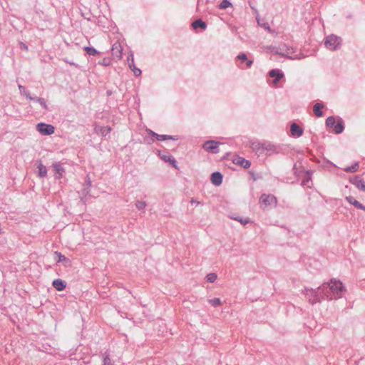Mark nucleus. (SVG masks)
I'll list each match as a JSON object with an SVG mask.
<instances>
[{
	"label": "nucleus",
	"mask_w": 365,
	"mask_h": 365,
	"mask_svg": "<svg viewBox=\"0 0 365 365\" xmlns=\"http://www.w3.org/2000/svg\"><path fill=\"white\" fill-rule=\"evenodd\" d=\"M38 175L41 178H44L47 175V169L46 166H44L41 162L39 163L38 165Z\"/></svg>",
	"instance_id": "b1692460"
},
{
	"label": "nucleus",
	"mask_w": 365,
	"mask_h": 365,
	"mask_svg": "<svg viewBox=\"0 0 365 365\" xmlns=\"http://www.w3.org/2000/svg\"><path fill=\"white\" fill-rule=\"evenodd\" d=\"M260 202L264 204L265 206L277 205V198L272 195L262 194L260 197Z\"/></svg>",
	"instance_id": "1a4fd4ad"
},
{
	"label": "nucleus",
	"mask_w": 365,
	"mask_h": 365,
	"mask_svg": "<svg viewBox=\"0 0 365 365\" xmlns=\"http://www.w3.org/2000/svg\"><path fill=\"white\" fill-rule=\"evenodd\" d=\"M324 105L322 103H317L313 107V111L317 117H321L323 115L322 110L324 108Z\"/></svg>",
	"instance_id": "aec40b11"
},
{
	"label": "nucleus",
	"mask_w": 365,
	"mask_h": 365,
	"mask_svg": "<svg viewBox=\"0 0 365 365\" xmlns=\"http://www.w3.org/2000/svg\"><path fill=\"white\" fill-rule=\"evenodd\" d=\"M53 168L56 173L55 178L56 179H59L62 177L63 173L65 172L64 168L59 163H56L53 164Z\"/></svg>",
	"instance_id": "dca6fc26"
},
{
	"label": "nucleus",
	"mask_w": 365,
	"mask_h": 365,
	"mask_svg": "<svg viewBox=\"0 0 365 365\" xmlns=\"http://www.w3.org/2000/svg\"><path fill=\"white\" fill-rule=\"evenodd\" d=\"M37 130L45 135H49L54 133L55 128L52 125L39 123L36 125Z\"/></svg>",
	"instance_id": "423d86ee"
},
{
	"label": "nucleus",
	"mask_w": 365,
	"mask_h": 365,
	"mask_svg": "<svg viewBox=\"0 0 365 365\" xmlns=\"http://www.w3.org/2000/svg\"><path fill=\"white\" fill-rule=\"evenodd\" d=\"M112 93L111 92H109L108 93V95L110 96Z\"/></svg>",
	"instance_id": "de8ad7c7"
},
{
	"label": "nucleus",
	"mask_w": 365,
	"mask_h": 365,
	"mask_svg": "<svg viewBox=\"0 0 365 365\" xmlns=\"http://www.w3.org/2000/svg\"><path fill=\"white\" fill-rule=\"evenodd\" d=\"M232 4L228 0H223L219 5L220 9H225L230 6Z\"/></svg>",
	"instance_id": "2f4dec72"
},
{
	"label": "nucleus",
	"mask_w": 365,
	"mask_h": 365,
	"mask_svg": "<svg viewBox=\"0 0 365 365\" xmlns=\"http://www.w3.org/2000/svg\"><path fill=\"white\" fill-rule=\"evenodd\" d=\"M219 144V142L210 140L205 142L202 145V148L208 153L217 154L220 151L218 148Z\"/></svg>",
	"instance_id": "0eeeda50"
},
{
	"label": "nucleus",
	"mask_w": 365,
	"mask_h": 365,
	"mask_svg": "<svg viewBox=\"0 0 365 365\" xmlns=\"http://www.w3.org/2000/svg\"><path fill=\"white\" fill-rule=\"evenodd\" d=\"M190 203L191 204H196L197 205L200 204V202H199V201L192 198L191 200H190Z\"/></svg>",
	"instance_id": "79ce46f5"
},
{
	"label": "nucleus",
	"mask_w": 365,
	"mask_h": 365,
	"mask_svg": "<svg viewBox=\"0 0 365 365\" xmlns=\"http://www.w3.org/2000/svg\"><path fill=\"white\" fill-rule=\"evenodd\" d=\"M326 125L329 128H333V131L336 134L341 133L344 130V123L341 118L336 120L334 116L328 117L326 120Z\"/></svg>",
	"instance_id": "20e7f679"
},
{
	"label": "nucleus",
	"mask_w": 365,
	"mask_h": 365,
	"mask_svg": "<svg viewBox=\"0 0 365 365\" xmlns=\"http://www.w3.org/2000/svg\"><path fill=\"white\" fill-rule=\"evenodd\" d=\"M217 276L215 273H210L206 276V280L208 282L213 283L217 279Z\"/></svg>",
	"instance_id": "c756f323"
},
{
	"label": "nucleus",
	"mask_w": 365,
	"mask_h": 365,
	"mask_svg": "<svg viewBox=\"0 0 365 365\" xmlns=\"http://www.w3.org/2000/svg\"><path fill=\"white\" fill-rule=\"evenodd\" d=\"M161 158L165 161L169 163L173 167L177 168V161L173 156L170 155H163Z\"/></svg>",
	"instance_id": "412c9836"
},
{
	"label": "nucleus",
	"mask_w": 365,
	"mask_h": 365,
	"mask_svg": "<svg viewBox=\"0 0 365 365\" xmlns=\"http://www.w3.org/2000/svg\"><path fill=\"white\" fill-rule=\"evenodd\" d=\"M250 148L258 156H270L283 153V145H276L267 140H256L251 143Z\"/></svg>",
	"instance_id": "f257e3e1"
},
{
	"label": "nucleus",
	"mask_w": 365,
	"mask_h": 365,
	"mask_svg": "<svg viewBox=\"0 0 365 365\" xmlns=\"http://www.w3.org/2000/svg\"><path fill=\"white\" fill-rule=\"evenodd\" d=\"M234 219L235 220H237V221L240 222L243 225H246V224H247L250 222V220L248 219L242 220V218H240V217H236V218H234Z\"/></svg>",
	"instance_id": "e433bc0d"
},
{
	"label": "nucleus",
	"mask_w": 365,
	"mask_h": 365,
	"mask_svg": "<svg viewBox=\"0 0 365 365\" xmlns=\"http://www.w3.org/2000/svg\"><path fill=\"white\" fill-rule=\"evenodd\" d=\"M285 50H284V48H280V51H277V53H279V55H282L283 56H287L290 59H300L301 57L299 56L297 54L294 55V49L292 47H288L284 46Z\"/></svg>",
	"instance_id": "6e6552de"
},
{
	"label": "nucleus",
	"mask_w": 365,
	"mask_h": 365,
	"mask_svg": "<svg viewBox=\"0 0 365 365\" xmlns=\"http://www.w3.org/2000/svg\"><path fill=\"white\" fill-rule=\"evenodd\" d=\"M349 181L358 189L365 192V182L359 175L354 176L353 178H351Z\"/></svg>",
	"instance_id": "9b49d317"
},
{
	"label": "nucleus",
	"mask_w": 365,
	"mask_h": 365,
	"mask_svg": "<svg viewBox=\"0 0 365 365\" xmlns=\"http://www.w3.org/2000/svg\"><path fill=\"white\" fill-rule=\"evenodd\" d=\"M223 176L220 172H215L211 175V182L213 185L218 186L222 182Z\"/></svg>",
	"instance_id": "4468645a"
},
{
	"label": "nucleus",
	"mask_w": 365,
	"mask_h": 365,
	"mask_svg": "<svg viewBox=\"0 0 365 365\" xmlns=\"http://www.w3.org/2000/svg\"><path fill=\"white\" fill-rule=\"evenodd\" d=\"M91 181L90 178H88L86 180V185H84V186L91 187Z\"/></svg>",
	"instance_id": "c03bdc74"
},
{
	"label": "nucleus",
	"mask_w": 365,
	"mask_h": 365,
	"mask_svg": "<svg viewBox=\"0 0 365 365\" xmlns=\"http://www.w3.org/2000/svg\"><path fill=\"white\" fill-rule=\"evenodd\" d=\"M21 48L27 51L28 50V46L25 43H21Z\"/></svg>",
	"instance_id": "37998d69"
},
{
	"label": "nucleus",
	"mask_w": 365,
	"mask_h": 365,
	"mask_svg": "<svg viewBox=\"0 0 365 365\" xmlns=\"http://www.w3.org/2000/svg\"><path fill=\"white\" fill-rule=\"evenodd\" d=\"M269 76L273 78L272 83L277 85L280 81V80L284 78V76L281 70L272 69L269 72Z\"/></svg>",
	"instance_id": "9d476101"
},
{
	"label": "nucleus",
	"mask_w": 365,
	"mask_h": 365,
	"mask_svg": "<svg viewBox=\"0 0 365 365\" xmlns=\"http://www.w3.org/2000/svg\"><path fill=\"white\" fill-rule=\"evenodd\" d=\"M63 61L64 62H66V63H68V64H70V65H71V66H75V67H76V68H78V64H76V63H75L74 62H72V61H68L67 58H63Z\"/></svg>",
	"instance_id": "4c0bfd02"
},
{
	"label": "nucleus",
	"mask_w": 365,
	"mask_h": 365,
	"mask_svg": "<svg viewBox=\"0 0 365 365\" xmlns=\"http://www.w3.org/2000/svg\"><path fill=\"white\" fill-rule=\"evenodd\" d=\"M238 59L241 60L242 62H245L247 60V55L245 53H241L237 56Z\"/></svg>",
	"instance_id": "c9c22d12"
},
{
	"label": "nucleus",
	"mask_w": 365,
	"mask_h": 365,
	"mask_svg": "<svg viewBox=\"0 0 365 365\" xmlns=\"http://www.w3.org/2000/svg\"><path fill=\"white\" fill-rule=\"evenodd\" d=\"M81 192H82V195H83V197H81V201H83V198L86 197V195L89 194V192H90V187L84 186V187L82 190Z\"/></svg>",
	"instance_id": "72a5a7b5"
},
{
	"label": "nucleus",
	"mask_w": 365,
	"mask_h": 365,
	"mask_svg": "<svg viewBox=\"0 0 365 365\" xmlns=\"http://www.w3.org/2000/svg\"><path fill=\"white\" fill-rule=\"evenodd\" d=\"M359 168V163H355L351 166L344 168V170L346 173H354L358 170Z\"/></svg>",
	"instance_id": "a878e982"
},
{
	"label": "nucleus",
	"mask_w": 365,
	"mask_h": 365,
	"mask_svg": "<svg viewBox=\"0 0 365 365\" xmlns=\"http://www.w3.org/2000/svg\"><path fill=\"white\" fill-rule=\"evenodd\" d=\"M103 365H113V361L110 358V355L107 351L103 354Z\"/></svg>",
	"instance_id": "cd10ccee"
},
{
	"label": "nucleus",
	"mask_w": 365,
	"mask_h": 365,
	"mask_svg": "<svg viewBox=\"0 0 365 365\" xmlns=\"http://www.w3.org/2000/svg\"><path fill=\"white\" fill-rule=\"evenodd\" d=\"M55 255L58 257V262H69V259L61 252H55Z\"/></svg>",
	"instance_id": "c85d7f7f"
},
{
	"label": "nucleus",
	"mask_w": 365,
	"mask_h": 365,
	"mask_svg": "<svg viewBox=\"0 0 365 365\" xmlns=\"http://www.w3.org/2000/svg\"><path fill=\"white\" fill-rule=\"evenodd\" d=\"M156 139L159 141H163L165 140H178V137L176 135H156Z\"/></svg>",
	"instance_id": "4be33fe9"
},
{
	"label": "nucleus",
	"mask_w": 365,
	"mask_h": 365,
	"mask_svg": "<svg viewBox=\"0 0 365 365\" xmlns=\"http://www.w3.org/2000/svg\"><path fill=\"white\" fill-rule=\"evenodd\" d=\"M252 63H253V61L247 59V60L245 61V64H246V65H245V68H250V67H251V66L252 65Z\"/></svg>",
	"instance_id": "58836bf2"
},
{
	"label": "nucleus",
	"mask_w": 365,
	"mask_h": 365,
	"mask_svg": "<svg viewBox=\"0 0 365 365\" xmlns=\"http://www.w3.org/2000/svg\"><path fill=\"white\" fill-rule=\"evenodd\" d=\"M129 66L133 71L134 75L135 76H138L141 74V71L139 68H136L134 65L133 58H132L131 59V63H129Z\"/></svg>",
	"instance_id": "bb28decb"
},
{
	"label": "nucleus",
	"mask_w": 365,
	"mask_h": 365,
	"mask_svg": "<svg viewBox=\"0 0 365 365\" xmlns=\"http://www.w3.org/2000/svg\"><path fill=\"white\" fill-rule=\"evenodd\" d=\"M53 287L58 291H62L66 288V283L61 279H56L53 281Z\"/></svg>",
	"instance_id": "a211bd4d"
},
{
	"label": "nucleus",
	"mask_w": 365,
	"mask_h": 365,
	"mask_svg": "<svg viewBox=\"0 0 365 365\" xmlns=\"http://www.w3.org/2000/svg\"><path fill=\"white\" fill-rule=\"evenodd\" d=\"M148 133L153 136V137H156V135H158V133H155L154 131L151 130H147Z\"/></svg>",
	"instance_id": "a19ab883"
},
{
	"label": "nucleus",
	"mask_w": 365,
	"mask_h": 365,
	"mask_svg": "<svg viewBox=\"0 0 365 365\" xmlns=\"http://www.w3.org/2000/svg\"><path fill=\"white\" fill-rule=\"evenodd\" d=\"M192 26L193 29H201L202 30H205L207 28V24L201 19H198L192 23Z\"/></svg>",
	"instance_id": "6ab92c4d"
},
{
	"label": "nucleus",
	"mask_w": 365,
	"mask_h": 365,
	"mask_svg": "<svg viewBox=\"0 0 365 365\" xmlns=\"http://www.w3.org/2000/svg\"><path fill=\"white\" fill-rule=\"evenodd\" d=\"M26 97L29 98L31 101H33L35 103H38L45 110L48 109L46 102L44 98L38 97H32L30 96L29 93H26Z\"/></svg>",
	"instance_id": "f3484780"
},
{
	"label": "nucleus",
	"mask_w": 365,
	"mask_h": 365,
	"mask_svg": "<svg viewBox=\"0 0 365 365\" xmlns=\"http://www.w3.org/2000/svg\"><path fill=\"white\" fill-rule=\"evenodd\" d=\"M293 170H297V165H296V164H294V165Z\"/></svg>",
	"instance_id": "49530a36"
},
{
	"label": "nucleus",
	"mask_w": 365,
	"mask_h": 365,
	"mask_svg": "<svg viewBox=\"0 0 365 365\" xmlns=\"http://www.w3.org/2000/svg\"><path fill=\"white\" fill-rule=\"evenodd\" d=\"M208 301H209V303L215 307L221 304V300L220 298H213V299H209Z\"/></svg>",
	"instance_id": "7c9ffc66"
},
{
	"label": "nucleus",
	"mask_w": 365,
	"mask_h": 365,
	"mask_svg": "<svg viewBox=\"0 0 365 365\" xmlns=\"http://www.w3.org/2000/svg\"><path fill=\"white\" fill-rule=\"evenodd\" d=\"M233 163L235 165H240L244 168H249L251 166V162L248 160L245 159L244 158L237 156L233 159Z\"/></svg>",
	"instance_id": "ddd939ff"
},
{
	"label": "nucleus",
	"mask_w": 365,
	"mask_h": 365,
	"mask_svg": "<svg viewBox=\"0 0 365 365\" xmlns=\"http://www.w3.org/2000/svg\"><path fill=\"white\" fill-rule=\"evenodd\" d=\"M342 40L341 37L331 34L326 37L324 45L329 50L335 51L340 48Z\"/></svg>",
	"instance_id": "39448f33"
},
{
	"label": "nucleus",
	"mask_w": 365,
	"mask_h": 365,
	"mask_svg": "<svg viewBox=\"0 0 365 365\" xmlns=\"http://www.w3.org/2000/svg\"><path fill=\"white\" fill-rule=\"evenodd\" d=\"M303 129L295 123H292L290 126L291 135L299 138L303 135Z\"/></svg>",
	"instance_id": "f8f14e48"
},
{
	"label": "nucleus",
	"mask_w": 365,
	"mask_h": 365,
	"mask_svg": "<svg viewBox=\"0 0 365 365\" xmlns=\"http://www.w3.org/2000/svg\"><path fill=\"white\" fill-rule=\"evenodd\" d=\"M110 132V127H103L101 128V133L103 135H106L108 133Z\"/></svg>",
	"instance_id": "f704fd0d"
},
{
	"label": "nucleus",
	"mask_w": 365,
	"mask_h": 365,
	"mask_svg": "<svg viewBox=\"0 0 365 365\" xmlns=\"http://www.w3.org/2000/svg\"><path fill=\"white\" fill-rule=\"evenodd\" d=\"M147 206V204L145 201H137L135 202V207L139 210H143Z\"/></svg>",
	"instance_id": "473e14b6"
},
{
	"label": "nucleus",
	"mask_w": 365,
	"mask_h": 365,
	"mask_svg": "<svg viewBox=\"0 0 365 365\" xmlns=\"http://www.w3.org/2000/svg\"><path fill=\"white\" fill-rule=\"evenodd\" d=\"M328 286L327 289V294L329 295V300L333 299L332 297H330V294L331 293L335 298H340L341 297V293L345 290V288L343 284L339 281L335 279H332L330 281V283H326Z\"/></svg>",
	"instance_id": "7ed1b4c3"
},
{
	"label": "nucleus",
	"mask_w": 365,
	"mask_h": 365,
	"mask_svg": "<svg viewBox=\"0 0 365 365\" xmlns=\"http://www.w3.org/2000/svg\"><path fill=\"white\" fill-rule=\"evenodd\" d=\"M112 53L116 57H120L122 54V48L120 44L115 43L112 47Z\"/></svg>",
	"instance_id": "5701e85b"
},
{
	"label": "nucleus",
	"mask_w": 365,
	"mask_h": 365,
	"mask_svg": "<svg viewBox=\"0 0 365 365\" xmlns=\"http://www.w3.org/2000/svg\"><path fill=\"white\" fill-rule=\"evenodd\" d=\"M110 63V61L108 59H106V58H104L103 60V62H102V64L104 65V66H108Z\"/></svg>",
	"instance_id": "ea45409f"
},
{
	"label": "nucleus",
	"mask_w": 365,
	"mask_h": 365,
	"mask_svg": "<svg viewBox=\"0 0 365 365\" xmlns=\"http://www.w3.org/2000/svg\"><path fill=\"white\" fill-rule=\"evenodd\" d=\"M345 199L349 203L354 205L357 209H360V210L365 211V206L364 205H362L361 202H359V201H357L354 197L347 196V197H346Z\"/></svg>",
	"instance_id": "2eb2a0df"
},
{
	"label": "nucleus",
	"mask_w": 365,
	"mask_h": 365,
	"mask_svg": "<svg viewBox=\"0 0 365 365\" xmlns=\"http://www.w3.org/2000/svg\"><path fill=\"white\" fill-rule=\"evenodd\" d=\"M263 27H264L265 29H267V30H268V31H270V26H269V25L267 23L264 24H263Z\"/></svg>",
	"instance_id": "a18cd8bd"
},
{
	"label": "nucleus",
	"mask_w": 365,
	"mask_h": 365,
	"mask_svg": "<svg viewBox=\"0 0 365 365\" xmlns=\"http://www.w3.org/2000/svg\"><path fill=\"white\" fill-rule=\"evenodd\" d=\"M327 289L328 286L326 283H324L316 289L306 287L304 288V290H303V293L309 299V303L314 304L316 303L320 302L322 299H324L325 297L326 298H329V295L327 294Z\"/></svg>",
	"instance_id": "f03ea898"
},
{
	"label": "nucleus",
	"mask_w": 365,
	"mask_h": 365,
	"mask_svg": "<svg viewBox=\"0 0 365 365\" xmlns=\"http://www.w3.org/2000/svg\"><path fill=\"white\" fill-rule=\"evenodd\" d=\"M84 51L89 55V56H97L100 54V52L98 51L95 48L93 47H88L86 46L84 48Z\"/></svg>",
	"instance_id": "393cba45"
}]
</instances>
